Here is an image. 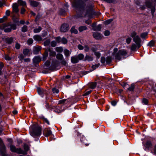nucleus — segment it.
<instances>
[{
    "label": "nucleus",
    "mask_w": 156,
    "mask_h": 156,
    "mask_svg": "<svg viewBox=\"0 0 156 156\" xmlns=\"http://www.w3.org/2000/svg\"><path fill=\"white\" fill-rule=\"evenodd\" d=\"M30 133L34 138L39 137L41 134V128L37 124L31 125L30 127Z\"/></svg>",
    "instance_id": "1"
},
{
    "label": "nucleus",
    "mask_w": 156,
    "mask_h": 156,
    "mask_svg": "<svg viewBox=\"0 0 156 156\" xmlns=\"http://www.w3.org/2000/svg\"><path fill=\"white\" fill-rule=\"evenodd\" d=\"M0 28L5 32H9L11 31L12 29L15 30L16 27L15 24L9 22L2 24Z\"/></svg>",
    "instance_id": "2"
},
{
    "label": "nucleus",
    "mask_w": 156,
    "mask_h": 156,
    "mask_svg": "<svg viewBox=\"0 0 156 156\" xmlns=\"http://www.w3.org/2000/svg\"><path fill=\"white\" fill-rule=\"evenodd\" d=\"M118 49L115 48L114 49V52L112 55L114 56L115 59L118 60H120L122 56H127V52L124 50H121L117 52Z\"/></svg>",
    "instance_id": "3"
},
{
    "label": "nucleus",
    "mask_w": 156,
    "mask_h": 156,
    "mask_svg": "<svg viewBox=\"0 0 156 156\" xmlns=\"http://www.w3.org/2000/svg\"><path fill=\"white\" fill-rule=\"evenodd\" d=\"M130 36L133 38V41L139 47H140L142 41L139 36L137 35V34L136 32H133L131 34Z\"/></svg>",
    "instance_id": "4"
},
{
    "label": "nucleus",
    "mask_w": 156,
    "mask_h": 156,
    "mask_svg": "<svg viewBox=\"0 0 156 156\" xmlns=\"http://www.w3.org/2000/svg\"><path fill=\"white\" fill-rule=\"evenodd\" d=\"M83 4V2L81 0H75L72 3L73 7L76 9H80Z\"/></svg>",
    "instance_id": "5"
},
{
    "label": "nucleus",
    "mask_w": 156,
    "mask_h": 156,
    "mask_svg": "<svg viewBox=\"0 0 156 156\" xmlns=\"http://www.w3.org/2000/svg\"><path fill=\"white\" fill-rule=\"evenodd\" d=\"M0 151L1 156H5V147L3 141L0 138Z\"/></svg>",
    "instance_id": "6"
},
{
    "label": "nucleus",
    "mask_w": 156,
    "mask_h": 156,
    "mask_svg": "<svg viewBox=\"0 0 156 156\" xmlns=\"http://www.w3.org/2000/svg\"><path fill=\"white\" fill-rule=\"evenodd\" d=\"M10 150L12 152L18 154H23V151L20 148H16L13 145H10Z\"/></svg>",
    "instance_id": "7"
},
{
    "label": "nucleus",
    "mask_w": 156,
    "mask_h": 156,
    "mask_svg": "<svg viewBox=\"0 0 156 156\" xmlns=\"http://www.w3.org/2000/svg\"><path fill=\"white\" fill-rule=\"evenodd\" d=\"M69 29V25L67 24H63L60 28V31L63 32H65L68 31Z\"/></svg>",
    "instance_id": "8"
},
{
    "label": "nucleus",
    "mask_w": 156,
    "mask_h": 156,
    "mask_svg": "<svg viewBox=\"0 0 156 156\" xmlns=\"http://www.w3.org/2000/svg\"><path fill=\"white\" fill-rule=\"evenodd\" d=\"M43 134L45 137H48L52 134L51 130L48 128H45L43 131Z\"/></svg>",
    "instance_id": "9"
},
{
    "label": "nucleus",
    "mask_w": 156,
    "mask_h": 156,
    "mask_svg": "<svg viewBox=\"0 0 156 156\" xmlns=\"http://www.w3.org/2000/svg\"><path fill=\"white\" fill-rule=\"evenodd\" d=\"M46 51H48V54L49 55V56L50 57V59H51V58L52 57H55L56 55V53L55 52L52 50L51 49L49 48Z\"/></svg>",
    "instance_id": "10"
},
{
    "label": "nucleus",
    "mask_w": 156,
    "mask_h": 156,
    "mask_svg": "<svg viewBox=\"0 0 156 156\" xmlns=\"http://www.w3.org/2000/svg\"><path fill=\"white\" fill-rule=\"evenodd\" d=\"M18 6V4L16 3H14L13 4L12 8L13 12L16 13L19 12Z\"/></svg>",
    "instance_id": "11"
},
{
    "label": "nucleus",
    "mask_w": 156,
    "mask_h": 156,
    "mask_svg": "<svg viewBox=\"0 0 156 156\" xmlns=\"http://www.w3.org/2000/svg\"><path fill=\"white\" fill-rule=\"evenodd\" d=\"M93 35L94 37L97 40L101 39L102 38L101 34L99 33L94 32Z\"/></svg>",
    "instance_id": "12"
},
{
    "label": "nucleus",
    "mask_w": 156,
    "mask_h": 156,
    "mask_svg": "<svg viewBox=\"0 0 156 156\" xmlns=\"http://www.w3.org/2000/svg\"><path fill=\"white\" fill-rule=\"evenodd\" d=\"M41 49V47L40 46H37L34 47L33 52L34 54H37Z\"/></svg>",
    "instance_id": "13"
},
{
    "label": "nucleus",
    "mask_w": 156,
    "mask_h": 156,
    "mask_svg": "<svg viewBox=\"0 0 156 156\" xmlns=\"http://www.w3.org/2000/svg\"><path fill=\"white\" fill-rule=\"evenodd\" d=\"M37 91L38 94L41 97L44 96V94L46 92L45 90L40 87H37Z\"/></svg>",
    "instance_id": "14"
},
{
    "label": "nucleus",
    "mask_w": 156,
    "mask_h": 156,
    "mask_svg": "<svg viewBox=\"0 0 156 156\" xmlns=\"http://www.w3.org/2000/svg\"><path fill=\"white\" fill-rule=\"evenodd\" d=\"M93 57L90 55L87 54L86 55L84 61H87L89 62L93 60Z\"/></svg>",
    "instance_id": "15"
},
{
    "label": "nucleus",
    "mask_w": 156,
    "mask_h": 156,
    "mask_svg": "<svg viewBox=\"0 0 156 156\" xmlns=\"http://www.w3.org/2000/svg\"><path fill=\"white\" fill-rule=\"evenodd\" d=\"M41 60V58L39 56H35L33 58V62L34 63H37Z\"/></svg>",
    "instance_id": "16"
},
{
    "label": "nucleus",
    "mask_w": 156,
    "mask_h": 156,
    "mask_svg": "<svg viewBox=\"0 0 156 156\" xmlns=\"http://www.w3.org/2000/svg\"><path fill=\"white\" fill-rule=\"evenodd\" d=\"M71 61L73 63H76L78 62L79 60L77 57L74 56L71 57Z\"/></svg>",
    "instance_id": "17"
},
{
    "label": "nucleus",
    "mask_w": 156,
    "mask_h": 156,
    "mask_svg": "<svg viewBox=\"0 0 156 156\" xmlns=\"http://www.w3.org/2000/svg\"><path fill=\"white\" fill-rule=\"evenodd\" d=\"M140 47L139 46L136 44H133L131 47V50L132 51H135L137 48L138 49Z\"/></svg>",
    "instance_id": "18"
},
{
    "label": "nucleus",
    "mask_w": 156,
    "mask_h": 156,
    "mask_svg": "<svg viewBox=\"0 0 156 156\" xmlns=\"http://www.w3.org/2000/svg\"><path fill=\"white\" fill-rule=\"evenodd\" d=\"M30 5L33 7H36L39 5L38 2L34 1H30Z\"/></svg>",
    "instance_id": "19"
},
{
    "label": "nucleus",
    "mask_w": 156,
    "mask_h": 156,
    "mask_svg": "<svg viewBox=\"0 0 156 156\" xmlns=\"http://www.w3.org/2000/svg\"><path fill=\"white\" fill-rule=\"evenodd\" d=\"M33 38L34 39L37 41H40L42 40V38L41 36L38 35H36L34 36Z\"/></svg>",
    "instance_id": "20"
},
{
    "label": "nucleus",
    "mask_w": 156,
    "mask_h": 156,
    "mask_svg": "<svg viewBox=\"0 0 156 156\" xmlns=\"http://www.w3.org/2000/svg\"><path fill=\"white\" fill-rule=\"evenodd\" d=\"M18 4L20 5L24 6L26 5V4L25 2L22 0H19L18 1Z\"/></svg>",
    "instance_id": "21"
},
{
    "label": "nucleus",
    "mask_w": 156,
    "mask_h": 156,
    "mask_svg": "<svg viewBox=\"0 0 156 156\" xmlns=\"http://www.w3.org/2000/svg\"><path fill=\"white\" fill-rule=\"evenodd\" d=\"M48 51H47L46 50L45 51L44 54L43 55L42 58L43 61H45L46 59L47 58L48 56Z\"/></svg>",
    "instance_id": "22"
},
{
    "label": "nucleus",
    "mask_w": 156,
    "mask_h": 156,
    "mask_svg": "<svg viewBox=\"0 0 156 156\" xmlns=\"http://www.w3.org/2000/svg\"><path fill=\"white\" fill-rule=\"evenodd\" d=\"M64 53L65 56L66 57H69L70 54L69 51L67 49H65L64 50Z\"/></svg>",
    "instance_id": "23"
},
{
    "label": "nucleus",
    "mask_w": 156,
    "mask_h": 156,
    "mask_svg": "<svg viewBox=\"0 0 156 156\" xmlns=\"http://www.w3.org/2000/svg\"><path fill=\"white\" fill-rule=\"evenodd\" d=\"M5 40L6 42L9 44H11L13 42V39L12 37L7 38Z\"/></svg>",
    "instance_id": "24"
},
{
    "label": "nucleus",
    "mask_w": 156,
    "mask_h": 156,
    "mask_svg": "<svg viewBox=\"0 0 156 156\" xmlns=\"http://www.w3.org/2000/svg\"><path fill=\"white\" fill-rule=\"evenodd\" d=\"M55 50L58 52H62L63 49L62 47H57L55 48Z\"/></svg>",
    "instance_id": "25"
},
{
    "label": "nucleus",
    "mask_w": 156,
    "mask_h": 156,
    "mask_svg": "<svg viewBox=\"0 0 156 156\" xmlns=\"http://www.w3.org/2000/svg\"><path fill=\"white\" fill-rule=\"evenodd\" d=\"M80 140L86 146L88 145L89 144V143H87L86 142L87 140L85 138L84 136H83L80 139Z\"/></svg>",
    "instance_id": "26"
},
{
    "label": "nucleus",
    "mask_w": 156,
    "mask_h": 156,
    "mask_svg": "<svg viewBox=\"0 0 156 156\" xmlns=\"http://www.w3.org/2000/svg\"><path fill=\"white\" fill-rule=\"evenodd\" d=\"M56 58L60 60H62L63 58V56L61 54H58L56 55Z\"/></svg>",
    "instance_id": "27"
},
{
    "label": "nucleus",
    "mask_w": 156,
    "mask_h": 156,
    "mask_svg": "<svg viewBox=\"0 0 156 156\" xmlns=\"http://www.w3.org/2000/svg\"><path fill=\"white\" fill-rule=\"evenodd\" d=\"M101 24H99L98 26H96L94 28V30L95 31H100L101 29Z\"/></svg>",
    "instance_id": "28"
},
{
    "label": "nucleus",
    "mask_w": 156,
    "mask_h": 156,
    "mask_svg": "<svg viewBox=\"0 0 156 156\" xmlns=\"http://www.w3.org/2000/svg\"><path fill=\"white\" fill-rule=\"evenodd\" d=\"M87 29V27L86 26H82L80 27L79 28V30L80 32L83 31V30Z\"/></svg>",
    "instance_id": "29"
},
{
    "label": "nucleus",
    "mask_w": 156,
    "mask_h": 156,
    "mask_svg": "<svg viewBox=\"0 0 156 156\" xmlns=\"http://www.w3.org/2000/svg\"><path fill=\"white\" fill-rule=\"evenodd\" d=\"M82 13L83 14V12L81 10H80V13H81V15H80L78 14V12H77V14L75 16V18L77 19V18H80V17H83V15H82L81 14Z\"/></svg>",
    "instance_id": "30"
},
{
    "label": "nucleus",
    "mask_w": 156,
    "mask_h": 156,
    "mask_svg": "<svg viewBox=\"0 0 156 156\" xmlns=\"http://www.w3.org/2000/svg\"><path fill=\"white\" fill-rule=\"evenodd\" d=\"M41 29L42 28L41 27H39L38 28L34 29V32L35 33H39L41 31Z\"/></svg>",
    "instance_id": "31"
},
{
    "label": "nucleus",
    "mask_w": 156,
    "mask_h": 156,
    "mask_svg": "<svg viewBox=\"0 0 156 156\" xmlns=\"http://www.w3.org/2000/svg\"><path fill=\"white\" fill-rule=\"evenodd\" d=\"M30 52L29 49H25L23 50V53L25 55H27Z\"/></svg>",
    "instance_id": "32"
},
{
    "label": "nucleus",
    "mask_w": 156,
    "mask_h": 156,
    "mask_svg": "<svg viewBox=\"0 0 156 156\" xmlns=\"http://www.w3.org/2000/svg\"><path fill=\"white\" fill-rule=\"evenodd\" d=\"M144 145L147 148H149L151 147L152 144L150 141H147Z\"/></svg>",
    "instance_id": "33"
},
{
    "label": "nucleus",
    "mask_w": 156,
    "mask_h": 156,
    "mask_svg": "<svg viewBox=\"0 0 156 156\" xmlns=\"http://www.w3.org/2000/svg\"><path fill=\"white\" fill-rule=\"evenodd\" d=\"M146 5L149 8H151L152 6V4L151 2L149 1H147L146 2Z\"/></svg>",
    "instance_id": "34"
},
{
    "label": "nucleus",
    "mask_w": 156,
    "mask_h": 156,
    "mask_svg": "<svg viewBox=\"0 0 156 156\" xmlns=\"http://www.w3.org/2000/svg\"><path fill=\"white\" fill-rule=\"evenodd\" d=\"M71 32L72 33H74L75 34H76L77 33L78 31L75 28V27H73L71 29Z\"/></svg>",
    "instance_id": "35"
},
{
    "label": "nucleus",
    "mask_w": 156,
    "mask_h": 156,
    "mask_svg": "<svg viewBox=\"0 0 156 156\" xmlns=\"http://www.w3.org/2000/svg\"><path fill=\"white\" fill-rule=\"evenodd\" d=\"M78 58L79 60H82L84 58V55L82 54H80L78 56Z\"/></svg>",
    "instance_id": "36"
},
{
    "label": "nucleus",
    "mask_w": 156,
    "mask_h": 156,
    "mask_svg": "<svg viewBox=\"0 0 156 156\" xmlns=\"http://www.w3.org/2000/svg\"><path fill=\"white\" fill-rule=\"evenodd\" d=\"M147 35V33L144 32L142 33L140 35V37L142 38H145L146 37Z\"/></svg>",
    "instance_id": "37"
},
{
    "label": "nucleus",
    "mask_w": 156,
    "mask_h": 156,
    "mask_svg": "<svg viewBox=\"0 0 156 156\" xmlns=\"http://www.w3.org/2000/svg\"><path fill=\"white\" fill-rule=\"evenodd\" d=\"M96 83H91L90 86V88L91 89H94L96 87Z\"/></svg>",
    "instance_id": "38"
},
{
    "label": "nucleus",
    "mask_w": 156,
    "mask_h": 156,
    "mask_svg": "<svg viewBox=\"0 0 156 156\" xmlns=\"http://www.w3.org/2000/svg\"><path fill=\"white\" fill-rule=\"evenodd\" d=\"M7 17L6 16H4L2 18L0 19V23H3L5 20H7Z\"/></svg>",
    "instance_id": "39"
},
{
    "label": "nucleus",
    "mask_w": 156,
    "mask_h": 156,
    "mask_svg": "<svg viewBox=\"0 0 156 156\" xmlns=\"http://www.w3.org/2000/svg\"><path fill=\"white\" fill-rule=\"evenodd\" d=\"M50 41L49 39L47 40L44 43V46H48L49 45L50 43Z\"/></svg>",
    "instance_id": "40"
},
{
    "label": "nucleus",
    "mask_w": 156,
    "mask_h": 156,
    "mask_svg": "<svg viewBox=\"0 0 156 156\" xmlns=\"http://www.w3.org/2000/svg\"><path fill=\"white\" fill-rule=\"evenodd\" d=\"M100 66L99 64H97L94 65H93L92 66V68L93 69V70H95L97 68H98L99 66Z\"/></svg>",
    "instance_id": "41"
},
{
    "label": "nucleus",
    "mask_w": 156,
    "mask_h": 156,
    "mask_svg": "<svg viewBox=\"0 0 156 156\" xmlns=\"http://www.w3.org/2000/svg\"><path fill=\"white\" fill-rule=\"evenodd\" d=\"M134 88V85L133 84L131 85V86L128 88V90L130 91H132L133 90Z\"/></svg>",
    "instance_id": "42"
},
{
    "label": "nucleus",
    "mask_w": 156,
    "mask_h": 156,
    "mask_svg": "<svg viewBox=\"0 0 156 156\" xmlns=\"http://www.w3.org/2000/svg\"><path fill=\"white\" fill-rule=\"evenodd\" d=\"M61 41L62 43L63 44H66L67 42V40L64 37H63Z\"/></svg>",
    "instance_id": "43"
},
{
    "label": "nucleus",
    "mask_w": 156,
    "mask_h": 156,
    "mask_svg": "<svg viewBox=\"0 0 156 156\" xmlns=\"http://www.w3.org/2000/svg\"><path fill=\"white\" fill-rule=\"evenodd\" d=\"M27 30V27L26 26H24L22 28V31L23 32H26Z\"/></svg>",
    "instance_id": "44"
},
{
    "label": "nucleus",
    "mask_w": 156,
    "mask_h": 156,
    "mask_svg": "<svg viewBox=\"0 0 156 156\" xmlns=\"http://www.w3.org/2000/svg\"><path fill=\"white\" fill-rule=\"evenodd\" d=\"M142 102L145 105H147L148 103V101L147 99L146 98H144L142 100Z\"/></svg>",
    "instance_id": "45"
},
{
    "label": "nucleus",
    "mask_w": 156,
    "mask_h": 156,
    "mask_svg": "<svg viewBox=\"0 0 156 156\" xmlns=\"http://www.w3.org/2000/svg\"><path fill=\"white\" fill-rule=\"evenodd\" d=\"M33 42V40L32 38H30L27 40V44H32Z\"/></svg>",
    "instance_id": "46"
},
{
    "label": "nucleus",
    "mask_w": 156,
    "mask_h": 156,
    "mask_svg": "<svg viewBox=\"0 0 156 156\" xmlns=\"http://www.w3.org/2000/svg\"><path fill=\"white\" fill-rule=\"evenodd\" d=\"M113 20L112 19H110L109 20H108L105 22V24H108L110 23Z\"/></svg>",
    "instance_id": "47"
},
{
    "label": "nucleus",
    "mask_w": 156,
    "mask_h": 156,
    "mask_svg": "<svg viewBox=\"0 0 156 156\" xmlns=\"http://www.w3.org/2000/svg\"><path fill=\"white\" fill-rule=\"evenodd\" d=\"M94 55L98 58H99L100 57L101 54L99 52H95L94 53Z\"/></svg>",
    "instance_id": "48"
},
{
    "label": "nucleus",
    "mask_w": 156,
    "mask_h": 156,
    "mask_svg": "<svg viewBox=\"0 0 156 156\" xmlns=\"http://www.w3.org/2000/svg\"><path fill=\"white\" fill-rule=\"evenodd\" d=\"M111 58L110 57L108 56L107 57L106 59V62L108 63H109L111 61Z\"/></svg>",
    "instance_id": "49"
},
{
    "label": "nucleus",
    "mask_w": 156,
    "mask_h": 156,
    "mask_svg": "<svg viewBox=\"0 0 156 156\" xmlns=\"http://www.w3.org/2000/svg\"><path fill=\"white\" fill-rule=\"evenodd\" d=\"M154 44V43L153 41H151L150 42H149L148 44V46L151 47L153 46Z\"/></svg>",
    "instance_id": "50"
},
{
    "label": "nucleus",
    "mask_w": 156,
    "mask_h": 156,
    "mask_svg": "<svg viewBox=\"0 0 156 156\" xmlns=\"http://www.w3.org/2000/svg\"><path fill=\"white\" fill-rule=\"evenodd\" d=\"M51 46L54 47L56 45V42L55 41H52L51 43Z\"/></svg>",
    "instance_id": "51"
},
{
    "label": "nucleus",
    "mask_w": 156,
    "mask_h": 156,
    "mask_svg": "<svg viewBox=\"0 0 156 156\" xmlns=\"http://www.w3.org/2000/svg\"><path fill=\"white\" fill-rule=\"evenodd\" d=\"M50 64V62L49 61H47L45 63V66L46 67H48Z\"/></svg>",
    "instance_id": "52"
},
{
    "label": "nucleus",
    "mask_w": 156,
    "mask_h": 156,
    "mask_svg": "<svg viewBox=\"0 0 156 156\" xmlns=\"http://www.w3.org/2000/svg\"><path fill=\"white\" fill-rule=\"evenodd\" d=\"M18 58L21 61H22L24 57L22 54H20L18 56Z\"/></svg>",
    "instance_id": "53"
},
{
    "label": "nucleus",
    "mask_w": 156,
    "mask_h": 156,
    "mask_svg": "<svg viewBox=\"0 0 156 156\" xmlns=\"http://www.w3.org/2000/svg\"><path fill=\"white\" fill-rule=\"evenodd\" d=\"M5 59L7 60H11V58L8 55H5Z\"/></svg>",
    "instance_id": "54"
},
{
    "label": "nucleus",
    "mask_w": 156,
    "mask_h": 156,
    "mask_svg": "<svg viewBox=\"0 0 156 156\" xmlns=\"http://www.w3.org/2000/svg\"><path fill=\"white\" fill-rule=\"evenodd\" d=\"M131 41V38L130 37H128L126 39V42L129 44L130 43Z\"/></svg>",
    "instance_id": "55"
},
{
    "label": "nucleus",
    "mask_w": 156,
    "mask_h": 156,
    "mask_svg": "<svg viewBox=\"0 0 156 156\" xmlns=\"http://www.w3.org/2000/svg\"><path fill=\"white\" fill-rule=\"evenodd\" d=\"M92 92L91 90H90L89 91L86 92L83 94V96H86L90 94Z\"/></svg>",
    "instance_id": "56"
},
{
    "label": "nucleus",
    "mask_w": 156,
    "mask_h": 156,
    "mask_svg": "<svg viewBox=\"0 0 156 156\" xmlns=\"http://www.w3.org/2000/svg\"><path fill=\"white\" fill-rule=\"evenodd\" d=\"M110 34V32L108 30H105L104 32V35L105 36H108Z\"/></svg>",
    "instance_id": "57"
},
{
    "label": "nucleus",
    "mask_w": 156,
    "mask_h": 156,
    "mask_svg": "<svg viewBox=\"0 0 156 156\" xmlns=\"http://www.w3.org/2000/svg\"><path fill=\"white\" fill-rule=\"evenodd\" d=\"M10 10H6L5 12V16H6L7 17V16H9L10 15Z\"/></svg>",
    "instance_id": "58"
},
{
    "label": "nucleus",
    "mask_w": 156,
    "mask_h": 156,
    "mask_svg": "<svg viewBox=\"0 0 156 156\" xmlns=\"http://www.w3.org/2000/svg\"><path fill=\"white\" fill-rule=\"evenodd\" d=\"M52 91L54 93H58L59 92L58 90L55 88H54L52 89Z\"/></svg>",
    "instance_id": "59"
},
{
    "label": "nucleus",
    "mask_w": 156,
    "mask_h": 156,
    "mask_svg": "<svg viewBox=\"0 0 156 156\" xmlns=\"http://www.w3.org/2000/svg\"><path fill=\"white\" fill-rule=\"evenodd\" d=\"M66 100L65 99L60 100L58 101V104H63L65 102Z\"/></svg>",
    "instance_id": "60"
},
{
    "label": "nucleus",
    "mask_w": 156,
    "mask_h": 156,
    "mask_svg": "<svg viewBox=\"0 0 156 156\" xmlns=\"http://www.w3.org/2000/svg\"><path fill=\"white\" fill-rule=\"evenodd\" d=\"M56 42L58 43H59L61 41V38L60 37H58L56 38L55 39Z\"/></svg>",
    "instance_id": "61"
},
{
    "label": "nucleus",
    "mask_w": 156,
    "mask_h": 156,
    "mask_svg": "<svg viewBox=\"0 0 156 156\" xmlns=\"http://www.w3.org/2000/svg\"><path fill=\"white\" fill-rule=\"evenodd\" d=\"M24 150L26 151H28V150L29 149V147H28V146L26 144L24 145Z\"/></svg>",
    "instance_id": "62"
},
{
    "label": "nucleus",
    "mask_w": 156,
    "mask_h": 156,
    "mask_svg": "<svg viewBox=\"0 0 156 156\" xmlns=\"http://www.w3.org/2000/svg\"><path fill=\"white\" fill-rule=\"evenodd\" d=\"M97 50V48L96 47H93L91 48V50L93 52L95 53V52H96V51Z\"/></svg>",
    "instance_id": "63"
},
{
    "label": "nucleus",
    "mask_w": 156,
    "mask_h": 156,
    "mask_svg": "<svg viewBox=\"0 0 156 156\" xmlns=\"http://www.w3.org/2000/svg\"><path fill=\"white\" fill-rule=\"evenodd\" d=\"M151 12L152 14H153L155 12V7L154 6H152L151 8Z\"/></svg>",
    "instance_id": "64"
}]
</instances>
